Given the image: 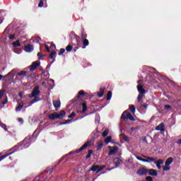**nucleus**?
Here are the masks:
<instances>
[{
	"mask_svg": "<svg viewBox=\"0 0 181 181\" xmlns=\"http://www.w3.org/2000/svg\"><path fill=\"white\" fill-rule=\"evenodd\" d=\"M88 146H91V141H88L80 148L76 150L75 151H70L68 154L64 156L62 159H71V158H76V156H77V153L83 152V151L88 148Z\"/></svg>",
	"mask_w": 181,
	"mask_h": 181,
	"instance_id": "nucleus-1",
	"label": "nucleus"
},
{
	"mask_svg": "<svg viewBox=\"0 0 181 181\" xmlns=\"http://www.w3.org/2000/svg\"><path fill=\"white\" fill-rule=\"evenodd\" d=\"M66 116V111L64 110H60L59 113L54 112L49 115L48 118L49 119H52V121H54L56 119H62L64 117Z\"/></svg>",
	"mask_w": 181,
	"mask_h": 181,
	"instance_id": "nucleus-2",
	"label": "nucleus"
},
{
	"mask_svg": "<svg viewBox=\"0 0 181 181\" xmlns=\"http://www.w3.org/2000/svg\"><path fill=\"white\" fill-rule=\"evenodd\" d=\"M137 90L139 91L137 101L138 103H142V98H144V96L146 94V90L144 88L142 85L137 86Z\"/></svg>",
	"mask_w": 181,
	"mask_h": 181,
	"instance_id": "nucleus-3",
	"label": "nucleus"
},
{
	"mask_svg": "<svg viewBox=\"0 0 181 181\" xmlns=\"http://www.w3.org/2000/svg\"><path fill=\"white\" fill-rule=\"evenodd\" d=\"M21 146H22V145L21 144L13 146L8 153L3 156L2 153H0V159H5V158H8V156H11V155H12V153H14V152H16V151H18V149H19Z\"/></svg>",
	"mask_w": 181,
	"mask_h": 181,
	"instance_id": "nucleus-4",
	"label": "nucleus"
},
{
	"mask_svg": "<svg viewBox=\"0 0 181 181\" xmlns=\"http://www.w3.org/2000/svg\"><path fill=\"white\" fill-rule=\"evenodd\" d=\"M39 94H40V88H39V86H37L33 88L31 94L29 95V97L30 98H37L36 97H37Z\"/></svg>",
	"mask_w": 181,
	"mask_h": 181,
	"instance_id": "nucleus-5",
	"label": "nucleus"
},
{
	"mask_svg": "<svg viewBox=\"0 0 181 181\" xmlns=\"http://www.w3.org/2000/svg\"><path fill=\"white\" fill-rule=\"evenodd\" d=\"M40 66V61H35L30 66V71H35L37 67Z\"/></svg>",
	"mask_w": 181,
	"mask_h": 181,
	"instance_id": "nucleus-6",
	"label": "nucleus"
},
{
	"mask_svg": "<svg viewBox=\"0 0 181 181\" xmlns=\"http://www.w3.org/2000/svg\"><path fill=\"white\" fill-rule=\"evenodd\" d=\"M52 104L55 108V111H59L62 105V103L60 102V100H53Z\"/></svg>",
	"mask_w": 181,
	"mask_h": 181,
	"instance_id": "nucleus-7",
	"label": "nucleus"
},
{
	"mask_svg": "<svg viewBox=\"0 0 181 181\" xmlns=\"http://www.w3.org/2000/svg\"><path fill=\"white\" fill-rule=\"evenodd\" d=\"M156 131H160L161 134L165 133V124L163 122L160 123L156 127Z\"/></svg>",
	"mask_w": 181,
	"mask_h": 181,
	"instance_id": "nucleus-8",
	"label": "nucleus"
},
{
	"mask_svg": "<svg viewBox=\"0 0 181 181\" xmlns=\"http://www.w3.org/2000/svg\"><path fill=\"white\" fill-rule=\"evenodd\" d=\"M30 141H32V136L26 137L23 141V145L24 146H26V148H28V146H29L30 145Z\"/></svg>",
	"mask_w": 181,
	"mask_h": 181,
	"instance_id": "nucleus-9",
	"label": "nucleus"
},
{
	"mask_svg": "<svg viewBox=\"0 0 181 181\" xmlns=\"http://www.w3.org/2000/svg\"><path fill=\"white\" fill-rule=\"evenodd\" d=\"M172 162H173V160L172 159L167 160L165 161V165L163 167V170H170V167L169 166V165H170Z\"/></svg>",
	"mask_w": 181,
	"mask_h": 181,
	"instance_id": "nucleus-10",
	"label": "nucleus"
},
{
	"mask_svg": "<svg viewBox=\"0 0 181 181\" xmlns=\"http://www.w3.org/2000/svg\"><path fill=\"white\" fill-rule=\"evenodd\" d=\"M148 173V170L145 168H140L137 171V175H139V176H144V175H146Z\"/></svg>",
	"mask_w": 181,
	"mask_h": 181,
	"instance_id": "nucleus-11",
	"label": "nucleus"
},
{
	"mask_svg": "<svg viewBox=\"0 0 181 181\" xmlns=\"http://www.w3.org/2000/svg\"><path fill=\"white\" fill-rule=\"evenodd\" d=\"M56 54H57L56 51L52 50L51 53L49 54L48 57L50 60H52V62H55L56 61V57H54V56H56Z\"/></svg>",
	"mask_w": 181,
	"mask_h": 181,
	"instance_id": "nucleus-12",
	"label": "nucleus"
},
{
	"mask_svg": "<svg viewBox=\"0 0 181 181\" xmlns=\"http://www.w3.org/2000/svg\"><path fill=\"white\" fill-rule=\"evenodd\" d=\"M25 52H28V53H30V52L33 51V45L28 44L25 46L24 47Z\"/></svg>",
	"mask_w": 181,
	"mask_h": 181,
	"instance_id": "nucleus-13",
	"label": "nucleus"
},
{
	"mask_svg": "<svg viewBox=\"0 0 181 181\" xmlns=\"http://www.w3.org/2000/svg\"><path fill=\"white\" fill-rule=\"evenodd\" d=\"M104 91H105V88H100V90L98 92V98H102L104 96Z\"/></svg>",
	"mask_w": 181,
	"mask_h": 181,
	"instance_id": "nucleus-14",
	"label": "nucleus"
},
{
	"mask_svg": "<svg viewBox=\"0 0 181 181\" xmlns=\"http://www.w3.org/2000/svg\"><path fill=\"white\" fill-rule=\"evenodd\" d=\"M116 152H118V147L115 146L109 151V155H115Z\"/></svg>",
	"mask_w": 181,
	"mask_h": 181,
	"instance_id": "nucleus-15",
	"label": "nucleus"
},
{
	"mask_svg": "<svg viewBox=\"0 0 181 181\" xmlns=\"http://www.w3.org/2000/svg\"><path fill=\"white\" fill-rule=\"evenodd\" d=\"M28 76V71H21L17 74L18 77H26Z\"/></svg>",
	"mask_w": 181,
	"mask_h": 181,
	"instance_id": "nucleus-16",
	"label": "nucleus"
},
{
	"mask_svg": "<svg viewBox=\"0 0 181 181\" xmlns=\"http://www.w3.org/2000/svg\"><path fill=\"white\" fill-rule=\"evenodd\" d=\"M82 43H83V46H82V49H86V46H88V45H90V41H88L87 40V38H85L83 40H82Z\"/></svg>",
	"mask_w": 181,
	"mask_h": 181,
	"instance_id": "nucleus-17",
	"label": "nucleus"
},
{
	"mask_svg": "<svg viewBox=\"0 0 181 181\" xmlns=\"http://www.w3.org/2000/svg\"><path fill=\"white\" fill-rule=\"evenodd\" d=\"M81 37L82 40L87 39V33H86V30H84L83 28L81 30Z\"/></svg>",
	"mask_w": 181,
	"mask_h": 181,
	"instance_id": "nucleus-18",
	"label": "nucleus"
},
{
	"mask_svg": "<svg viewBox=\"0 0 181 181\" xmlns=\"http://www.w3.org/2000/svg\"><path fill=\"white\" fill-rule=\"evenodd\" d=\"M127 115H128V111L125 110L123 112V113L121 115L120 119H123V121H125L127 119Z\"/></svg>",
	"mask_w": 181,
	"mask_h": 181,
	"instance_id": "nucleus-19",
	"label": "nucleus"
},
{
	"mask_svg": "<svg viewBox=\"0 0 181 181\" xmlns=\"http://www.w3.org/2000/svg\"><path fill=\"white\" fill-rule=\"evenodd\" d=\"M148 175H150V176H158V173L156 172V170L151 169L148 171Z\"/></svg>",
	"mask_w": 181,
	"mask_h": 181,
	"instance_id": "nucleus-20",
	"label": "nucleus"
},
{
	"mask_svg": "<svg viewBox=\"0 0 181 181\" xmlns=\"http://www.w3.org/2000/svg\"><path fill=\"white\" fill-rule=\"evenodd\" d=\"M86 95V92L84 90H81L78 93L77 98H83Z\"/></svg>",
	"mask_w": 181,
	"mask_h": 181,
	"instance_id": "nucleus-21",
	"label": "nucleus"
},
{
	"mask_svg": "<svg viewBox=\"0 0 181 181\" xmlns=\"http://www.w3.org/2000/svg\"><path fill=\"white\" fill-rule=\"evenodd\" d=\"M22 108H23V102L18 103V105L16 107V111H21Z\"/></svg>",
	"mask_w": 181,
	"mask_h": 181,
	"instance_id": "nucleus-22",
	"label": "nucleus"
},
{
	"mask_svg": "<svg viewBox=\"0 0 181 181\" xmlns=\"http://www.w3.org/2000/svg\"><path fill=\"white\" fill-rule=\"evenodd\" d=\"M82 111L81 113L84 114V112H86V111H87V103H82Z\"/></svg>",
	"mask_w": 181,
	"mask_h": 181,
	"instance_id": "nucleus-23",
	"label": "nucleus"
},
{
	"mask_svg": "<svg viewBox=\"0 0 181 181\" xmlns=\"http://www.w3.org/2000/svg\"><path fill=\"white\" fill-rule=\"evenodd\" d=\"M155 163L156 164V166L158 169H161L160 165H162V163H163V160H159L158 161H155Z\"/></svg>",
	"mask_w": 181,
	"mask_h": 181,
	"instance_id": "nucleus-24",
	"label": "nucleus"
},
{
	"mask_svg": "<svg viewBox=\"0 0 181 181\" xmlns=\"http://www.w3.org/2000/svg\"><path fill=\"white\" fill-rule=\"evenodd\" d=\"M112 97V92L108 91V92H107V95H106V100H107V101H110V100H111Z\"/></svg>",
	"mask_w": 181,
	"mask_h": 181,
	"instance_id": "nucleus-25",
	"label": "nucleus"
},
{
	"mask_svg": "<svg viewBox=\"0 0 181 181\" xmlns=\"http://www.w3.org/2000/svg\"><path fill=\"white\" fill-rule=\"evenodd\" d=\"M0 127H2L3 129H4V131H7V132H8V134H11V132L8 131V128L6 127V124L0 122Z\"/></svg>",
	"mask_w": 181,
	"mask_h": 181,
	"instance_id": "nucleus-26",
	"label": "nucleus"
},
{
	"mask_svg": "<svg viewBox=\"0 0 181 181\" xmlns=\"http://www.w3.org/2000/svg\"><path fill=\"white\" fill-rule=\"evenodd\" d=\"M13 46L14 47H19L21 46V41L18 40L16 42H13Z\"/></svg>",
	"mask_w": 181,
	"mask_h": 181,
	"instance_id": "nucleus-27",
	"label": "nucleus"
},
{
	"mask_svg": "<svg viewBox=\"0 0 181 181\" xmlns=\"http://www.w3.org/2000/svg\"><path fill=\"white\" fill-rule=\"evenodd\" d=\"M112 140V136H109L106 139H105V144L107 145V144H110V142H111Z\"/></svg>",
	"mask_w": 181,
	"mask_h": 181,
	"instance_id": "nucleus-28",
	"label": "nucleus"
},
{
	"mask_svg": "<svg viewBox=\"0 0 181 181\" xmlns=\"http://www.w3.org/2000/svg\"><path fill=\"white\" fill-rule=\"evenodd\" d=\"M127 119H130V121H135V118L129 112L127 113Z\"/></svg>",
	"mask_w": 181,
	"mask_h": 181,
	"instance_id": "nucleus-29",
	"label": "nucleus"
},
{
	"mask_svg": "<svg viewBox=\"0 0 181 181\" xmlns=\"http://www.w3.org/2000/svg\"><path fill=\"white\" fill-rule=\"evenodd\" d=\"M109 132H110V130L105 129V130L103 132L102 136H103V138H105V136H107Z\"/></svg>",
	"mask_w": 181,
	"mask_h": 181,
	"instance_id": "nucleus-30",
	"label": "nucleus"
},
{
	"mask_svg": "<svg viewBox=\"0 0 181 181\" xmlns=\"http://www.w3.org/2000/svg\"><path fill=\"white\" fill-rule=\"evenodd\" d=\"M93 150H89L88 151V154L86 155V159H90L91 158V155H93Z\"/></svg>",
	"mask_w": 181,
	"mask_h": 181,
	"instance_id": "nucleus-31",
	"label": "nucleus"
},
{
	"mask_svg": "<svg viewBox=\"0 0 181 181\" xmlns=\"http://www.w3.org/2000/svg\"><path fill=\"white\" fill-rule=\"evenodd\" d=\"M129 110H130L131 112H132L133 114H135L136 109H135V106L134 105H132L129 107Z\"/></svg>",
	"mask_w": 181,
	"mask_h": 181,
	"instance_id": "nucleus-32",
	"label": "nucleus"
},
{
	"mask_svg": "<svg viewBox=\"0 0 181 181\" xmlns=\"http://www.w3.org/2000/svg\"><path fill=\"white\" fill-rule=\"evenodd\" d=\"M66 52H71V50H73V46L70 45H67L66 47Z\"/></svg>",
	"mask_w": 181,
	"mask_h": 181,
	"instance_id": "nucleus-33",
	"label": "nucleus"
},
{
	"mask_svg": "<svg viewBox=\"0 0 181 181\" xmlns=\"http://www.w3.org/2000/svg\"><path fill=\"white\" fill-rule=\"evenodd\" d=\"M65 52H66V49H65L61 48L60 50H59V53H58L59 56H62V54H64Z\"/></svg>",
	"mask_w": 181,
	"mask_h": 181,
	"instance_id": "nucleus-34",
	"label": "nucleus"
},
{
	"mask_svg": "<svg viewBox=\"0 0 181 181\" xmlns=\"http://www.w3.org/2000/svg\"><path fill=\"white\" fill-rule=\"evenodd\" d=\"M103 143H100L99 144H98V146H96V149L97 151H100L101 149H103Z\"/></svg>",
	"mask_w": 181,
	"mask_h": 181,
	"instance_id": "nucleus-35",
	"label": "nucleus"
},
{
	"mask_svg": "<svg viewBox=\"0 0 181 181\" xmlns=\"http://www.w3.org/2000/svg\"><path fill=\"white\" fill-rule=\"evenodd\" d=\"M122 138L126 142H129V138L127 135L122 134Z\"/></svg>",
	"mask_w": 181,
	"mask_h": 181,
	"instance_id": "nucleus-36",
	"label": "nucleus"
},
{
	"mask_svg": "<svg viewBox=\"0 0 181 181\" xmlns=\"http://www.w3.org/2000/svg\"><path fill=\"white\" fill-rule=\"evenodd\" d=\"M37 101H39V99H37V98H34L33 100H31V101L30 102V105H29V107H30V105H32V104H35V103H37Z\"/></svg>",
	"mask_w": 181,
	"mask_h": 181,
	"instance_id": "nucleus-37",
	"label": "nucleus"
},
{
	"mask_svg": "<svg viewBox=\"0 0 181 181\" xmlns=\"http://www.w3.org/2000/svg\"><path fill=\"white\" fill-rule=\"evenodd\" d=\"M119 163H121V160H115V165L116 168H118L119 165Z\"/></svg>",
	"mask_w": 181,
	"mask_h": 181,
	"instance_id": "nucleus-38",
	"label": "nucleus"
},
{
	"mask_svg": "<svg viewBox=\"0 0 181 181\" xmlns=\"http://www.w3.org/2000/svg\"><path fill=\"white\" fill-rule=\"evenodd\" d=\"M98 168H99L98 165H93V166L91 168V170H92L93 172H95V170H98Z\"/></svg>",
	"mask_w": 181,
	"mask_h": 181,
	"instance_id": "nucleus-39",
	"label": "nucleus"
},
{
	"mask_svg": "<svg viewBox=\"0 0 181 181\" xmlns=\"http://www.w3.org/2000/svg\"><path fill=\"white\" fill-rule=\"evenodd\" d=\"M105 168V165L99 166L97 170V173H98V172H101V170H103V169H104Z\"/></svg>",
	"mask_w": 181,
	"mask_h": 181,
	"instance_id": "nucleus-40",
	"label": "nucleus"
},
{
	"mask_svg": "<svg viewBox=\"0 0 181 181\" xmlns=\"http://www.w3.org/2000/svg\"><path fill=\"white\" fill-rule=\"evenodd\" d=\"M45 5V2L43 1H40V3L38 4V7L39 8H43V6Z\"/></svg>",
	"mask_w": 181,
	"mask_h": 181,
	"instance_id": "nucleus-41",
	"label": "nucleus"
},
{
	"mask_svg": "<svg viewBox=\"0 0 181 181\" xmlns=\"http://www.w3.org/2000/svg\"><path fill=\"white\" fill-rule=\"evenodd\" d=\"M74 39H76L77 43H78V42H80V36H78V35H77L76 34H74Z\"/></svg>",
	"mask_w": 181,
	"mask_h": 181,
	"instance_id": "nucleus-42",
	"label": "nucleus"
},
{
	"mask_svg": "<svg viewBox=\"0 0 181 181\" xmlns=\"http://www.w3.org/2000/svg\"><path fill=\"white\" fill-rule=\"evenodd\" d=\"M164 108H165V110H171V109H172V106H170V105H165L164 106Z\"/></svg>",
	"mask_w": 181,
	"mask_h": 181,
	"instance_id": "nucleus-43",
	"label": "nucleus"
},
{
	"mask_svg": "<svg viewBox=\"0 0 181 181\" xmlns=\"http://www.w3.org/2000/svg\"><path fill=\"white\" fill-rule=\"evenodd\" d=\"M76 117V112H73L70 115L68 116V118H74Z\"/></svg>",
	"mask_w": 181,
	"mask_h": 181,
	"instance_id": "nucleus-44",
	"label": "nucleus"
},
{
	"mask_svg": "<svg viewBox=\"0 0 181 181\" xmlns=\"http://www.w3.org/2000/svg\"><path fill=\"white\" fill-rule=\"evenodd\" d=\"M11 74V72H9L7 75H5L4 76H2L1 74H0V81L2 80V78H5L6 77H8V76H9Z\"/></svg>",
	"mask_w": 181,
	"mask_h": 181,
	"instance_id": "nucleus-45",
	"label": "nucleus"
},
{
	"mask_svg": "<svg viewBox=\"0 0 181 181\" xmlns=\"http://www.w3.org/2000/svg\"><path fill=\"white\" fill-rule=\"evenodd\" d=\"M4 93H5V90H0V100H1V98H2V97L4 96Z\"/></svg>",
	"mask_w": 181,
	"mask_h": 181,
	"instance_id": "nucleus-46",
	"label": "nucleus"
},
{
	"mask_svg": "<svg viewBox=\"0 0 181 181\" xmlns=\"http://www.w3.org/2000/svg\"><path fill=\"white\" fill-rule=\"evenodd\" d=\"M146 181H153V178H152V177H146Z\"/></svg>",
	"mask_w": 181,
	"mask_h": 181,
	"instance_id": "nucleus-47",
	"label": "nucleus"
},
{
	"mask_svg": "<svg viewBox=\"0 0 181 181\" xmlns=\"http://www.w3.org/2000/svg\"><path fill=\"white\" fill-rule=\"evenodd\" d=\"M8 39H10V40H13V39H15V35L13 34L11 35L8 37Z\"/></svg>",
	"mask_w": 181,
	"mask_h": 181,
	"instance_id": "nucleus-48",
	"label": "nucleus"
},
{
	"mask_svg": "<svg viewBox=\"0 0 181 181\" xmlns=\"http://www.w3.org/2000/svg\"><path fill=\"white\" fill-rule=\"evenodd\" d=\"M45 49H46L47 52H48V53L50 52V48L49 47V45H45Z\"/></svg>",
	"mask_w": 181,
	"mask_h": 181,
	"instance_id": "nucleus-49",
	"label": "nucleus"
},
{
	"mask_svg": "<svg viewBox=\"0 0 181 181\" xmlns=\"http://www.w3.org/2000/svg\"><path fill=\"white\" fill-rule=\"evenodd\" d=\"M78 101H80V100H78V99L74 100H73L72 104L76 105V104H77V103H78Z\"/></svg>",
	"mask_w": 181,
	"mask_h": 181,
	"instance_id": "nucleus-50",
	"label": "nucleus"
},
{
	"mask_svg": "<svg viewBox=\"0 0 181 181\" xmlns=\"http://www.w3.org/2000/svg\"><path fill=\"white\" fill-rule=\"evenodd\" d=\"M3 105H5V104H8V98H6L4 101L2 102Z\"/></svg>",
	"mask_w": 181,
	"mask_h": 181,
	"instance_id": "nucleus-51",
	"label": "nucleus"
},
{
	"mask_svg": "<svg viewBox=\"0 0 181 181\" xmlns=\"http://www.w3.org/2000/svg\"><path fill=\"white\" fill-rule=\"evenodd\" d=\"M18 96H19L21 98H22V97H23V92H19Z\"/></svg>",
	"mask_w": 181,
	"mask_h": 181,
	"instance_id": "nucleus-52",
	"label": "nucleus"
},
{
	"mask_svg": "<svg viewBox=\"0 0 181 181\" xmlns=\"http://www.w3.org/2000/svg\"><path fill=\"white\" fill-rule=\"evenodd\" d=\"M37 57H43V54H42L41 52H39L38 54H37Z\"/></svg>",
	"mask_w": 181,
	"mask_h": 181,
	"instance_id": "nucleus-53",
	"label": "nucleus"
},
{
	"mask_svg": "<svg viewBox=\"0 0 181 181\" xmlns=\"http://www.w3.org/2000/svg\"><path fill=\"white\" fill-rule=\"evenodd\" d=\"M50 47H54V49H56V45L51 43Z\"/></svg>",
	"mask_w": 181,
	"mask_h": 181,
	"instance_id": "nucleus-54",
	"label": "nucleus"
},
{
	"mask_svg": "<svg viewBox=\"0 0 181 181\" xmlns=\"http://www.w3.org/2000/svg\"><path fill=\"white\" fill-rule=\"evenodd\" d=\"M70 122H71V120L67 119V120L65 121V124H70Z\"/></svg>",
	"mask_w": 181,
	"mask_h": 181,
	"instance_id": "nucleus-55",
	"label": "nucleus"
},
{
	"mask_svg": "<svg viewBox=\"0 0 181 181\" xmlns=\"http://www.w3.org/2000/svg\"><path fill=\"white\" fill-rule=\"evenodd\" d=\"M142 107H144V108H148V105L147 104H144L142 105Z\"/></svg>",
	"mask_w": 181,
	"mask_h": 181,
	"instance_id": "nucleus-56",
	"label": "nucleus"
},
{
	"mask_svg": "<svg viewBox=\"0 0 181 181\" xmlns=\"http://www.w3.org/2000/svg\"><path fill=\"white\" fill-rule=\"evenodd\" d=\"M59 125H66V123L65 122H62L59 123Z\"/></svg>",
	"mask_w": 181,
	"mask_h": 181,
	"instance_id": "nucleus-57",
	"label": "nucleus"
},
{
	"mask_svg": "<svg viewBox=\"0 0 181 181\" xmlns=\"http://www.w3.org/2000/svg\"><path fill=\"white\" fill-rule=\"evenodd\" d=\"M143 141H144L146 144H148V141L146 140V137H144Z\"/></svg>",
	"mask_w": 181,
	"mask_h": 181,
	"instance_id": "nucleus-58",
	"label": "nucleus"
},
{
	"mask_svg": "<svg viewBox=\"0 0 181 181\" xmlns=\"http://www.w3.org/2000/svg\"><path fill=\"white\" fill-rule=\"evenodd\" d=\"M177 143L179 145H180V144H181V139H179Z\"/></svg>",
	"mask_w": 181,
	"mask_h": 181,
	"instance_id": "nucleus-59",
	"label": "nucleus"
},
{
	"mask_svg": "<svg viewBox=\"0 0 181 181\" xmlns=\"http://www.w3.org/2000/svg\"><path fill=\"white\" fill-rule=\"evenodd\" d=\"M142 160H143V162H149V160L143 159Z\"/></svg>",
	"mask_w": 181,
	"mask_h": 181,
	"instance_id": "nucleus-60",
	"label": "nucleus"
},
{
	"mask_svg": "<svg viewBox=\"0 0 181 181\" xmlns=\"http://www.w3.org/2000/svg\"><path fill=\"white\" fill-rule=\"evenodd\" d=\"M146 159H153V158L147 157Z\"/></svg>",
	"mask_w": 181,
	"mask_h": 181,
	"instance_id": "nucleus-61",
	"label": "nucleus"
},
{
	"mask_svg": "<svg viewBox=\"0 0 181 181\" xmlns=\"http://www.w3.org/2000/svg\"><path fill=\"white\" fill-rule=\"evenodd\" d=\"M77 49H78V47H76L75 49H74V52H77Z\"/></svg>",
	"mask_w": 181,
	"mask_h": 181,
	"instance_id": "nucleus-62",
	"label": "nucleus"
},
{
	"mask_svg": "<svg viewBox=\"0 0 181 181\" xmlns=\"http://www.w3.org/2000/svg\"><path fill=\"white\" fill-rule=\"evenodd\" d=\"M137 159H142V158L139 157V156H137L136 157Z\"/></svg>",
	"mask_w": 181,
	"mask_h": 181,
	"instance_id": "nucleus-63",
	"label": "nucleus"
},
{
	"mask_svg": "<svg viewBox=\"0 0 181 181\" xmlns=\"http://www.w3.org/2000/svg\"><path fill=\"white\" fill-rule=\"evenodd\" d=\"M153 160H153V159H150V162H153Z\"/></svg>",
	"mask_w": 181,
	"mask_h": 181,
	"instance_id": "nucleus-64",
	"label": "nucleus"
}]
</instances>
